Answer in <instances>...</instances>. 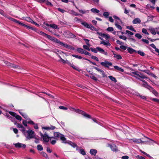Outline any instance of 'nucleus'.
I'll use <instances>...</instances> for the list:
<instances>
[{
  "label": "nucleus",
  "mask_w": 159,
  "mask_h": 159,
  "mask_svg": "<svg viewBox=\"0 0 159 159\" xmlns=\"http://www.w3.org/2000/svg\"><path fill=\"white\" fill-rule=\"evenodd\" d=\"M39 34L44 37H47L48 39L51 40V41L56 43H57L59 44L60 45L66 48L71 50H74V48L71 46L61 42L57 38L48 35L42 31H40Z\"/></svg>",
  "instance_id": "nucleus-1"
},
{
  "label": "nucleus",
  "mask_w": 159,
  "mask_h": 159,
  "mask_svg": "<svg viewBox=\"0 0 159 159\" xmlns=\"http://www.w3.org/2000/svg\"><path fill=\"white\" fill-rule=\"evenodd\" d=\"M142 85L143 87L148 89L156 96H157L158 95V93L153 88L148 85L146 82L143 83Z\"/></svg>",
  "instance_id": "nucleus-2"
},
{
  "label": "nucleus",
  "mask_w": 159,
  "mask_h": 159,
  "mask_svg": "<svg viewBox=\"0 0 159 159\" xmlns=\"http://www.w3.org/2000/svg\"><path fill=\"white\" fill-rule=\"evenodd\" d=\"M132 73L135 75L134 77L138 79H139V78L142 79H146L148 78L142 73L138 71H136L134 72H132Z\"/></svg>",
  "instance_id": "nucleus-3"
},
{
  "label": "nucleus",
  "mask_w": 159,
  "mask_h": 159,
  "mask_svg": "<svg viewBox=\"0 0 159 159\" xmlns=\"http://www.w3.org/2000/svg\"><path fill=\"white\" fill-rule=\"evenodd\" d=\"M63 35L65 37L68 38H73L76 37L75 35L69 31H65L63 33Z\"/></svg>",
  "instance_id": "nucleus-4"
},
{
  "label": "nucleus",
  "mask_w": 159,
  "mask_h": 159,
  "mask_svg": "<svg viewBox=\"0 0 159 159\" xmlns=\"http://www.w3.org/2000/svg\"><path fill=\"white\" fill-rule=\"evenodd\" d=\"M75 111L77 113L81 114L85 117L89 118H91V116L90 115L87 114L86 112L81 110L78 109H75Z\"/></svg>",
  "instance_id": "nucleus-5"
},
{
  "label": "nucleus",
  "mask_w": 159,
  "mask_h": 159,
  "mask_svg": "<svg viewBox=\"0 0 159 159\" xmlns=\"http://www.w3.org/2000/svg\"><path fill=\"white\" fill-rule=\"evenodd\" d=\"M149 30L152 34L155 35L156 34H157L159 35V27H157L155 28L150 27Z\"/></svg>",
  "instance_id": "nucleus-6"
},
{
  "label": "nucleus",
  "mask_w": 159,
  "mask_h": 159,
  "mask_svg": "<svg viewBox=\"0 0 159 159\" xmlns=\"http://www.w3.org/2000/svg\"><path fill=\"white\" fill-rule=\"evenodd\" d=\"M100 64L102 66L107 68H109V66H111L112 65L111 62H109L107 61H105L104 62H101Z\"/></svg>",
  "instance_id": "nucleus-7"
},
{
  "label": "nucleus",
  "mask_w": 159,
  "mask_h": 159,
  "mask_svg": "<svg viewBox=\"0 0 159 159\" xmlns=\"http://www.w3.org/2000/svg\"><path fill=\"white\" fill-rule=\"evenodd\" d=\"M34 132L31 130L29 129L27 131L28 135L27 138L28 139L33 138L34 137Z\"/></svg>",
  "instance_id": "nucleus-8"
},
{
  "label": "nucleus",
  "mask_w": 159,
  "mask_h": 159,
  "mask_svg": "<svg viewBox=\"0 0 159 159\" xmlns=\"http://www.w3.org/2000/svg\"><path fill=\"white\" fill-rule=\"evenodd\" d=\"M41 136L43 138V141L45 142H48L49 141V137L46 134H43L42 133L40 134Z\"/></svg>",
  "instance_id": "nucleus-9"
},
{
  "label": "nucleus",
  "mask_w": 159,
  "mask_h": 159,
  "mask_svg": "<svg viewBox=\"0 0 159 159\" xmlns=\"http://www.w3.org/2000/svg\"><path fill=\"white\" fill-rule=\"evenodd\" d=\"M81 24L84 25L85 27L90 29L91 30H93L94 29V27L91 24H89L86 22H83L81 23Z\"/></svg>",
  "instance_id": "nucleus-10"
},
{
  "label": "nucleus",
  "mask_w": 159,
  "mask_h": 159,
  "mask_svg": "<svg viewBox=\"0 0 159 159\" xmlns=\"http://www.w3.org/2000/svg\"><path fill=\"white\" fill-rule=\"evenodd\" d=\"M96 49L98 50V51L100 52V53L104 54L106 56L108 55V53L107 52H105V50L103 49L100 48L99 47H96Z\"/></svg>",
  "instance_id": "nucleus-11"
},
{
  "label": "nucleus",
  "mask_w": 159,
  "mask_h": 159,
  "mask_svg": "<svg viewBox=\"0 0 159 159\" xmlns=\"http://www.w3.org/2000/svg\"><path fill=\"white\" fill-rule=\"evenodd\" d=\"M108 147H109L111 148V150L113 152H117L118 151L117 146L115 144H109Z\"/></svg>",
  "instance_id": "nucleus-12"
},
{
  "label": "nucleus",
  "mask_w": 159,
  "mask_h": 159,
  "mask_svg": "<svg viewBox=\"0 0 159 159\" xmlns=\"http://www.w3.org/2000/svg\"><path fill=\"white\" fill-rule=\"evenodd\" d=\"M93 68L96 70H97L98 72H99L100 73L102 74V77H104L106 76L104 71L103 70H102L101 69L98 68L96 67H94Z\"/></svg>",
  "instance_id": "nucleus-13"
},
{
  "label": "nucleus",
  "mask_w": 159,
  "mask_h": 159,
  "mask_svg": "<svg viewBox=\"0 0 159 159\" xmlns=\"http://www.w3.org/2000/svg\"><path fill=\"white\" fill-rule=\"evenodd\" d=\"M14 145L15 147L16 148H24L26 147V145L25 144H23L19 143H15Z\"/></svg>",
  "instance_id": "nucleus-14"
},
{
  "label": "nucleus",
  "mask_w": 159,
  "mask_h": 159,
  "mask_svg": "<svg viewBox=\"0 0 159 159\" xmlns=\"http://www.w3.org/2000/svg\"><path fill=\"white\" fill-rule=\"evenodd\" d=\"M134 142L136 143H144L145 142L143 141L140 139H131Z\"/></svg>",
  "instance_id": "nucleus-15"
},
{
  "label": "nucleus",
  "mask_w": 159,
  "mask_h": 159,
  "mask_svg": "<svg viewBox=\"0 0 159 159\" xmlns=\"http://www.w3.org/2000/svg\"><path fill=\"white\" fill-rule=\"evenodd\" d=\"M100 44H103L105 46H110L111 44L108 41H105L104 40H103L100 42Z\"/></svg>",
  "instance_id": "nucleus-16"
},
{
  "label": "nucleus",
  "mask_w": 159,
  "mask_h": 159,
  "mask_svg": "<svg viewBox=\"0 0 159 159\" xmlns=\"http://www.w3.org/2000/svg\"><path fill=\"white\" fill-rule=\"evenodd\" d=\"M76 8H77L79 12L83 14H85L86 13H89V10H83L81 9H79L77 7H76Z\"/></svg>",
  "instance_id": "nucleus-17"
},
{
  "label": "nucleus",
  "mask_w": 159,
  "mask_h": 159,
  "mask_svg": "<svg viewBox=\"0 0 159 159\" xmlns=\"http://www.w3.org/2000/svg\"><path fill=\"white\" fill-rule=\"evenodd\" d=\"M141 22V20L138 18H135L132 21V23L134 24H140Z\"/></svg>",
  "instance_id": "nucleus-18"
},
{
  "label": "nucleus",
  "mask_w": 159,
  "mask_h": 159,
  "mask_svg": "<svg viewBox=\"0 0 159 159\" xmlns=\"http://www.w3.org/2000/svg\"><path fill=\"white\" fill-rule=\"evenodd\" d=\"M19 113L23 117L27 120H29L30 118L28 117L27 114H25L19 111Z\"/></svg>",
  "instance_id": "nucleus-19"
},
{
  "label": "nucleus",
  "mask_w": 159,
  "mask_h": 159,
  "mask_svg": "<svg viewBox=\"0 0 159 159\" xmlns=\"http://www.w3.org/2000/svg\"><path fill=\"white\" fill-rule=\"evenodd\" d=\"M97 150L94 149H91L90 150V153L92 155L94 156L96 155V154L97 153Z\"/></svg>",
  "instance_id": "nucleus-20"
},
{
  "label": "nucleus",
  "mask_w": 159,
  "mask_h": 159,
  "mask_svg": "<svg viewBox=\"0 0 159 159\" xmlns=\"http://www.w3.org/2000/svg\"><path fill=\"white\" fill-rule=\"evenodd\" d=\"M127 50L128 52L130 54H132L134 52H137V51L135 50L130 47L128 48Z\"/></svg>",
  "instance_id": "nucleus-21"
},
{
  "label": "nucleus",
  "mask_w": 159,
  "mask_h": 159,
  "mask_svg": "<svg viewBox=\"0 0 159 159\" xmlns=\"http://www.w3.org/2000/svg\"><path fill=\"white\" fill-rule=\"evenodd\" d=\"M68 13L72 15H74L75 16H78L79 14L73 10H69L67 12Z\"/></svg>",
  "instance_id": "nucleus-22"
},
{
  "label": "nucleus",
  "mask_w": 159,
  "mask_h": 159,
  "mask_svg": "<svg viewBox=\"0 0 159 159\" xmlns=\"http://www.w3.org/2000/svg\"><path fill=\"white\" fill-rule=\"evenodd\" d=\"M114 68L118 71H120L121 72H124V70L122 68L119 67V66H114Z\"/></svg>",
  "instance_id": "nucleus-23"
},
{
  "label": "nucleus",
  "mask_w": 159,
  "mask_h": 159,
  "mask_svg": "<svg viewBox=\"0 0 159 159\" xmlns=\"http://www.w3.org/2000/svg\"><path fill=\"white\" fill-rule=\"evenodd\" d=\"M5 63L7 66H11L13 68H16L17 67L16 66L13 64H11L10 62H8L7 61H6L5 62Z\"/></svg>",
  "instance_id": "nucleus-24"
},
{
  "label": "nucleus",
  "mask_w": 159,
  "mask_h": 159,
  "mask_svg": "<svg viewBox=\"0 0 159 159\" xmlns=\"http://www.w3.org/2000/svg\"><path fill=\"white\" fill-rule=\"evenodd\" d=\"M60 138V139L63 141L62 143H67L66 142V139L63 134H61Z\"/></svg>",
  "instance_id": "nucleus-25"
},
{
  "label": "nucleus",
  "mask_w": 159,
  "mask_h": 159,
  "mask_svg": "<svg viewBox=\"0 0 159 159\" xmlns=\"http://www.w3.org/2000/svg\"><path fill=\"white\" fill-rule=\"evenodd\" d=\"M113 55H114V57L117 59L120 60L122 59L121 56L119 54H116L115 53H113Z\"/></svg>",
  "instance_id": "nucleus-26"
},
{
  "label": "nucleus",
  "mask_w": 159,
  "mask_h": 159,
  "mask_svg": "<svg viewBox=\"0 0 159 159\" xmlns=\"http://www.w3.org/2000/svg\"><path fill=\"white\" fill-rule=\"evenodd\" d=\"M59 61H61L63 63H67L69 65H71V63L69 61L67 60H63L62 58H61V60H59Z\"/></svg>",
  "instance_id": "nucleus-27"
},
{
  "label": "nucleus",
  "mask_w": 159,
  "mask_h": 159,
  "mask_svg": "<svg viewBox=\"0 0 159 159\" xmlns=\"http://www.w3.org/2000/svg\"><path fill=\"white\" fill-rule=\"evenodd\" d=\"M118 21H116L115 22V25L118 29L120 30H121L122 28L120 25L118 24Z\"/></svg>",
  "instance_id": "nucleus-28"
},
{
  "label": "nucleus",
  "mask_w": 159,
  "mask_h": 159,
  "mask_svg": "<svg viewBox=\"0 0 159 159\" xmlns=\"http://www.w3.org/2000/svg\"><path fill=\"white\" fill-rule=\"evenodd\" d=\"M90 11L91 12L94 13H98L100 12L99 10L97 9L96 8H93L91 9Z\"/></svg>",
  "instance_id": "nucleus-29"
},
{
  "label": "nucleus",
  "mask_w": 159,
  "mask_h": 159,
  "mask_svg": "<svg viewBox=\"0 0 159 159\" xmlns=\"http://www.w3.org/2000/svg\"><path fill=\"white\" fill-rule=\"evenodd\" d=\"M126 28L134 32L136 31V30L134 28L133 26L131 25L129 26H126Z\"/></svg>",
  "instance_id": "nucleus-30"
},
{
  "label": "nucleus",
  "mask_w": 159,
  "mask_h": 159,
  "mask_svg": "<svg viewBox=\"0 0 159 159\" xmlns=\"http://www.w3.org/2000/svg\"><path fill=\"white\" fill-rule=\"evenodd\" d=\"M61 134L59 132L54 133V136L57 138H60Z\"/></svg>",
  "instance_id": "nucleus-31"
},
{
  "label": "nucleus",
  "mask_w": 159,
  "mask_h": 159,
  "mask_svg": "<svg viewBox=\"0 0 159 159\" xmlns=\"http://www.w3.org/2000/svg\"><path fill=\"white\" fill-rule=\"evenodd\" d=\"M102 37L105 38L106 39H107L110 38V36L108 34H103L102 35Z\"/></svg>",
  "instance_id": "nucleus-32"
},
{
  "label": "nucleus",
  "mask_w": 159,
  "mask_h": 159,
  "mask_svg": "<svg viewBox=\"0 0 159 159\" xmlns=\"http://www.w3.org/2000/svg\"><path fill=\"white\" fill-rule=\"evenodd\" d=\"M108 78L112 81L114 82H116L117 80L114 77L112 76H108Z\"/></svg>",
  "instance_id": "nucleus-33"
},
{
  "label": "nucleus",
  "mask_w": 159,
  "mask_h": 159,
  "mask_svg": "<svg viewBox=\"0 0 159 159\" xmlns=\"http://www.w3.org/2000/svg\"><path fill=\"white\" fill-rule=\"evenodd\" d=\"M84 50L81 48H78L77 49V51L79 53L81 54H83Z\"/></svg>",
  "instance_id": "nucleus-34"
},
{
  "label": "nucleus",
  "mask_w": 159,
  "mask_h": 159,
  "mask_svg": "<svg viewBox=\"0 0 159 159\" xmlns=\"http://www.w3.org/2000/svg\"><path fill=\"white\" fill-rule=\"evenodd\" d=\"M68 143L72 147L75 148L77 146V145L75 143H72L70 141Z\"/></svg>",
  "instance_id": "nucleus-35"
},
{
  "label": "nucleus",
  "mask_w": 159,
  "mask_h": 159,
  "mask_svg": "<svg viewBox=\"0 0 159 159\" xmlns=\"http://www.w3.org/2000/svg\"><path fill=\"white\" fill-rule=\"evenodd\" d=\"M49 24H48V23H44V28H45L47 30H48L49 31H50V32H51V31H50V29H49V28L46 27V26L49 27Z\"/></svg>",
  "instance_id": "nucleus-36"
},
{
  "label": "nucleus",
  "mask_w": 159,
  "mask_h": 159,
  "mask_svg": "<svg viewBox=\"0 0 159 159\" xmlns=\"http://www.w3.org/2000/svg\"><path fill=\"white\" fill-rule=\"evenodd\" d=\"M109 13L108 12H105L103 13V16L106 18H107L109 16Z\"/></svg>",
  "instance_id": "nucleus-37"
},
{
  "label": "nucleus",
  "mask_w": 159,
  "mask_h": 159,
  "mask_svg": "<svg viewBox=\"0 0 159 159\" xmlns=\"http://www.w3.org/2000/svg\"><path fill=\"white\" fill-rule=\"evenodd\" d=\"M9 19L11 20H12L16 23H18L19 24V23H20V22L19 21L17 20H16L15 19H14V18H9Z\"/></svg>",
  "instance_id": "nucleus-38"
},
{
  "label": "nucleus",
  "mask_w": 159,
  "mask_h": 159,
  "mask_svg": "<svg viewBox=\"0 0 159 159\" xmlns=\"http://www.w3.org/2000/svg\"><path fill=\"white\" fill-rule=\"evenodd\" d=\"M37 149L39 151H42L43 149L42 146L40 144H39L37 145Z\"/></svg>",
  "instance_id": "nucleus-39"
},
{
  "label": "nucleus",
  "mask_w": 159,
  "mask_h": 159,
  "mask_svg": "<svg viewBox=\"0 0 159 159\" xmlns=\"http://www.w3.org/2000/svg\"><path fill=\"white\" fill-rule=\"evenodd\" d=\"M151 47L154 48L155 50V51L156 52L157 51H158V49L157 48L155 45L153 43H152L150 45Z\"/></svg>",
  "instance_id": "nucleus-40"
},
{
  "label": "nucleus",
  "mask_w": 159,
  "mask_h": 159,
  "mask_svg": "<svg viewBox=\"0 0 159 159\" xmlns=\"http://www.w3.org/2000/svg\"><path fill=\"white\" fill-rule=\"evenodd\" d=\"M72 56L73 57H75L76 58H78L79 59H81L83 58L81 56H79L75 54H73L72 55Z\"/></svg>",
  "instance_id": "nucleus-41"
},
{
  "label": "nucleus",
  "mask_w": 159,
  "mask_h": 159,
  "mask_svg": "<svg viewBox=\"0 0 159 159\" xmlns=\"http://www.w3.org/2000/svg\"><path fill=\"white\" fill-rule=\"evenodd\" d=\"M80 152L83 155H86V153L84 150L83 149H81L80 150Z\"/></svg>",
  "instance_id": "nucleus-42"
},
{
  "label": "nucleus",
  "mask_w": 159,
  "mask_h": 159,
  "mask_svg": "<svg viewBox=\"0 0 159 159\" xmlns=\"http://www.w3.org/2000/svg\"><path fill=\"white\" fill-rule=\"evenodd\" d=\"M90 50L93 52L95 53H97L98 52V50L96 49V48H90Z\"/></svg>",
  "instance_id": "nucleus-43"
},
{
  "label": "nucleus",
  "mask_w": 159,
  "mask_h": 159,
  "mask_svg": "<svg viewBox=\"0 0 159 159\" xmlns=\"http://www.w3.org/2000/svg\"><path fill=\"white\" fill-rule=\"evenodd\" d=\"M84 40L85 41V43L87 44V45H88V46H90V44L89 43V39H84Z\"/></svg>",
  "instance_id": "nucleus-44"
},
{
  "label": "nucleus",
  "mask_w": 159,
  "mask_h": 159,
  "mask_svg": "<svg viewBox=\"0 0 159 159\" xmlns=\"http://www.w3.org/2000/svg\"><path fill=\"white\" fill-rule=\"evenodd\" d=\"M142 32L146 34H149V33L147 32V30L146 29L143 28L142 30Z\"/></svg>",
  "instance_id": "nucleus-45"
},
{
  "label": "nucleus",
  "mask_w": 159,
  "mask_h": 159,
  "mask_svg": "<svg viewBox=\"0 0 159 159\" xmlns=\"http://www.w3.org/2000/svg\"><path fill=\"white\" fill-rule=\"evenodd\" d=\"M52 28L54 29H59V28L58 27L57 25L55 24H52Z\"/></svg>",
  "instance_id": "nucleus-46"
},
{
  "label": "nucleus",
  "mask_w": 159,
  "mask_h": 159,
  "mask_svg": "<svg viewBox=\"0 0 159 159\" xmlns=\"http://www.w3.org/2000/svg\"><path fill=\"white\" fill-rule=\"evenodd\" d=\"M137 52L141 56H144V53L143 52H142L141 51H139Z\"/></svg>",
  "instance_id": "nucleus-47"
},
{
  "label": "nucleus",
  "mask_w": 159,
  "mask_h": 159,
  "mask_svg": "<svg viewBox=\"0 0 159 159\" xmlns=\"http://www.w3.org/2000/svg\"><path fill=\"white\" fill-rule=\"evenodd\" d=\"M107 30L108 31L112 32L114 30V29L112 27H109L107 28Z\"/></svg>",
  "instance_id": "nucleus-48"
},
{
  "label": "nucleus",
  "mask_w": 159,
  "mask_h": 159,
  "mask_svg": "<svg viewBox=\"0 0 159 159\" xmlns=\"http://www.w3.org/2000/svg\"><path fill=\"white\" fill-rule=\"evenodd\" d=\"M135 36L139 39H140L142 38V35L139 34H136L135 35Z\"/></svg>",
  "instance_id": "nucleus-49"
},
{
  "label": "nucleus",
  "mask_w": 159,
  "mask_h": 159,
  "mask_svg": "<svg viewBox=\"0 0 159 159\" xmlns=\"http://www.w3.org/2000/svg\"><path fill=\"white\" fill-rule=\"evenodd\" d=\"M89 46H88V45H84L83 46V48L87 50L88 51H90V49L89 48Z\"/></svg>",
  "instance_id": "nucleus-50"
},
{
  "label": "nucleus",
  "mask_w": 159,
  "mask_h": 159,
  "mask_svg": "<svg viewBox=\"0 0 159 159\" xmlns=\"http://www.w3.org/2000/svg\"><path fill=\"white\" fill-rule=\"evenodd\" d=\"M113 17L115 20H118L120 22L121 21V20H120L119 18L117 16L114 15L113 16ZM116 21H117V20Z\"/></svg>",
  "instance_id": "nucleus-51"
},
{
  "label": "nucleus",
  "mask_w": 159,
  "mask_h": 159,
  "mask_svg": "<svg viewBox=\"0 0 159 159\" xmlns=\"http://www.w3.org/2000/svg\"><path fill=\"white\" fill-rule=\"evenodd\" d=\"M9 113L11 115L15 117H16L17 115L15 113L12 111L9 112Z\"/></svg>",
  "instance_id": "nucleus-52"
},
{
  "label": "nucleus",
  "mask_w": 159,
  "mask_h": 159,
  "mask_svg": "<svg viewBox=\"0 0 159 159\" xmlns=\"http://www.w3.org/2000/svg\"><path fill=\"white\" fill-rule=\"evenodd\" d=\"M9 113L11 115L15 117H16L17 115L15 113L12 111L9 112Z\"/></svg>",
  "instance_id": "nucleus-53"
},
{
  "label": "nucleus",
  "mask_w": 159,
  "mask_h": 159,
  "mask_svg": "<svg viewBox=\"0 0 159 159\" xmlns=\"http://www.w3.org/2000/svg\"><path fill=\"white\" fill-rule=\"evenodd\" d=\"M15 118L16 119L19 120H21L22 119L21 117L20 116L17 115H16Z\"/></svg>",
  "instance_id": "nucleus-54"
},
{
  "label": "nucleus",
  "mask_w": 159,
  "mask_h": 159,
  "mask_svg": "<svg viewBox=\"0 0 159 159\" xmlns=\"http://www.w3.org/2000/svg\"><path fill=\"white\" fill-rule=\"evenodd\" d=\"M45 2L47 5L50 6H52V3L48 0H46Z\"/></svg>",
  "instance_id": "nucleus-55"
},
{
  "label": "nucleus",
  "mask_w": 159,
  "mask_h": 159,
  "mask_svg": "<svg viewBox=\"0 0 159 159\" xmlns=\"http://www.w3.org/2000/svg\"><path fill=\"white\" fill-rule=\"evenodd\" d=\"M59 108L61 109H62L64 110H67V108L66 107H65L64 106H60L59 107Z\"/></svg>",
  "instance_id": "nucleus-56"
},
{
  "label": "nucleus",
  "mask_w": 159,
  "mask_h": 159,
  "mask_svg": "<svg viewBox=\"0 0 159 159\" xmlns=\"http://www.w3.org/2000/svg\"><path fill=\"white\" fill-rule=\"evenodd\" d=\"M74 20L76 22H80L81 21V19H79L78 17H75Z\"/></svg>",
  "instance_id": "nucleus-57"
},
{
  "label": "nucleus",
  "mask_w": 159,
  "mask_h": 159,
  "mask_svg": "<svg viewBox=\"0 0 159 159\" xmlns=\"http://www.w3.org/2000/svg\"><path fill=\"white\" fill-rule=\"evenodd\" d=\"M119 38L120 39H122L125 40L126 39V37L125 36H124L120 35L119 36Z\"/></svg>",
  "instance_id": "nucleus-58"
},
{
  "label": "nucleus",
  "mask_w": 159,
  "mask_h": 159,
  "mask_svg": "<svg viewBox=\"0 0 159 159\" xmlns=\"http://www.w3.org/2000/svg\"><path fill=\"white\" fill-rule=\"evenodd\" d=\"M126 32L128 34H130L131 35H134V33L133 32H132L129 30H126Z\"/></svg>",
  "instance_id": "nucleus-59"
},
{
  "label": "nucleus",
  "mask_w": 159,
  "mask_h": 159,
  "mask_svg": "<svg viewBox=\"0 0 159 159\" xmlns=\"http://www.w3.org/2000/svg\"><path fill=\"white\" fill-rule=\"evenodd\" d=\"M148 39L151 42H154L156 40H159V39H152L151 38H148Z\"/></svg>",
  "instance_id": "nucleus-60"
},
{
  "label": "nucleus",
  "mask_w": 159,
  "mask_h": 159,
  "mask_svg": "<svg viewBox=\"0 0 159 159\" xmlns=\"http://www.w3.org/2000/svg\"><path fill=\"white\" fill-rule=\"evenodd\" d=\"M91 58L93 59H94V60H95L96 61H98V58L96 56H92Z\"/></svg>",
  "instance_id": "nucleus-61"
},
{
  "label": "nucleus",
  "mask_w": 159,
  "mask_h": 159,
  "mask_svg": "<svg viewBox=\"0 0 159 159\" xmlns=\"http://www.w3.org/2000/svg\"><path fill=\"white\" fill-rule=\"evenodd\" d=\"M83 54H85V55H88L89 56H91V54L88 52L84 50Z\"/></svg>",
  "instance_id": "nucleus-62"
},
{
  "label": "nucleus",
  "mask_w": 159,
  "mask_h": 159,
  "mask_svg": "<svg viewBox=\"0 0 159 159\" xmlns=\"http://www.w3.org/2000/svg\"><path fill=\"white\" fill-rule=\"evenodd\" d=\"M57 10L59 11H60V12L62 13H64L65 11L64 10L61 9L60 8H57Z\"/></svg>",
  "instance_id": "nucleus-63"
},
{
  "label": "nucleus",
  "mask_w": 159,
  "mask_h": 159,
  "mask_svg": "<svg viewBox=\"0 0 159 159\" xmlns=\"http://www.w3.org/2000/svg\"><path fill=\"white\" fill-rule=\"evenodd\" d=\"M41 154L44 157H47V155L45 152H41Z\"/></svg>",
  "instance_id": "nucleus-64"
}]
</instances>
